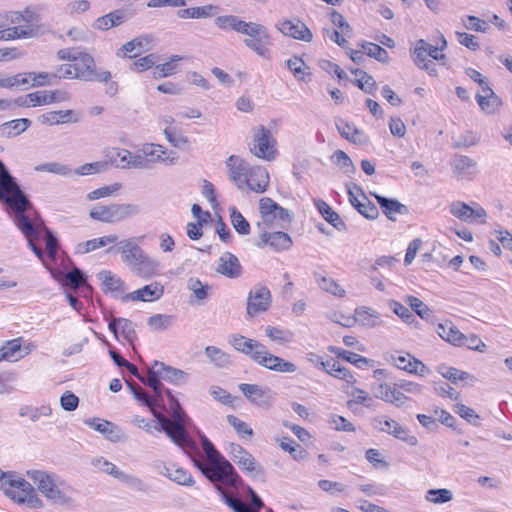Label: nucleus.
Returning <instances> with one entry per match:
<instances>
[{"label":"nucleus","instance_id":"11","mask_svg":"<svg viewBox=\"0 0 512 512\" xmlns=\"http://www.w3.org/2000/svg\"><path fill=\"white\" fill-rule=\"evenodd\" d=\"M156 163L173 164L174 158L169 160L162 145L146 143L134 153L132 167L133 169H149Z\"/></svg>","mask_w":512,"mask_h":512},{"label":"nucleus","instance_id":"57","mask_svg":"<svg viewBox=\"0 0 512 512\" xmlns=\"http://www.w3.org/2000/svg\"><path fill=\"white\" fill-rule=\"evenodd\" d=\"M22 338H16L13 340L7 341L2 347V351L5 354V361H17L20 358H23L24 355L17 356V353L21 352L22 346Z\"/></svg>","mask_w":512,"mask_h":512},{"label":"nucleus","instance_id":"15","mask_svg":"<svg viewBox=\"0 0 512 512\" xmlns=\"http://www.w3.org/2000/svg\"><path fill=\"white\" fill-rule=\"evenodd\" d=\"M373 425L376 429L393 435L395 438L400 439L410 446H416L418 439L414 435L409 434V429L400 425L393 419H386L384 417H375Z\"/></svg>","mask_w":512,"mask_h":512},{"label":"nucleus","instance_id":"32","mask_svg":"<svg viewBox=\"0 0 512 512\" xmlns=\"http://www.w3.org/2000/svg\"><path fill=\"white\" fill-rule=\"evenodd\" d=\"M204 354L210 364L218 369L228 368L232 364L231 356L216 346H206Z\"/></svg>","mask_w":512,"mask_h":512},{"label":"nucleus","instance_id":"63","mask_svg":"<svg viewBox=\"0 0 512 512\" xmlns=\"http://www.w3.org/2000/svg\"><path fill=\"white\" fill-rule=\"evenodd\" d=\"M426 500L434 504H443L453 499V493L449 489H430L426 493Z\"/></svg>","mask_w":512,"mask_h":512},{"label":"nucleus","instance_id":"16","mask_svg":"<svg viewBox=\"0 0 512 512\" xmlns=\"http://www.w3.org/2000/svg\"><path fill=\"white\" fill-rule=\"evenodd\" d=\"M275 27L286 37L304 42H311L313 39V34L310 29L298 18L278 21Z\"/></svg>","mask_w":512,"mask_h":512},{"label":"nucleus","instance_id":"19","mask_svg":"<svg viewBox=\"0 0 512 512\" xmlns=\"http://www.w3.org/2000/svg\"><path fill=\"white\" fill-rule=\"evenodd\" d=\"M238 388L251 403L257 406H269L274 400V394L268 387L241 383Z\"/></svg>","mask_w":512,"mask_h":512},{"label":"nucleus","instance_id":"59","mask_svg":"<svg viewBox=\"0 0 512 512\" xmlns=\"http://www.w3.org/2000/svg\"><path fill=\"white\" fill-rule=\"evenodd\" d=\"M35 170L38 172H48L63 176H72V169L65 164L59 162H49L37 165Z\"/></svg>","mask_w":512,"mask_h":512},{"label":"nucleus","instance_id":"7","mask_svg":"<svg viewBox=\"0 0 512 512\" xmlns=\"http://www.w3.org/2000/svg\"><path fill=\"white\" fill-rule=\"evenodd\" d=\"M169 413L171 418L166 417L157 409L154 411L153 415L159 424V427L156 426L155 429L164 431L165 434L178 446L193 447L194 444L186 429L187 425L191 421L189 416L185 413L182 407Z\"/></svg>","mask_w":512,"mask_h":512},{"label":"nucleus","instance_id":"54","mask_svg":"<svg viewBox=\"0 0 512 512\" xmlns=\"http://www.w3.org/2000/svg\"><path fill=\"white\" fill-rule=\"evenodd\" d=\"M362 49L364 52L371 58L376 59L379 62L386 63L389 60V54L388 52L379 46L378 44L364 41L361 44Z\"/></svg>","mask_w":512,"mask_h":512},{"label":"nucleus","instance_id":"28","mask_svg":"<svg viewBox=\"0 0 512 512\" xmlns=\"http://www.w3.org/2000/svg\"><path fill=\"white\" fill-rule=\"evenodd\" d=\"M228 343L237 351L250 356L253 360V355L256 351H258V346H261L262 343L248 339L239 334H232L228 338Z\"/></svg>","mask_w":512,"mask_h":512},{"label":"nucleus","instance_id":"9","mask_svg":"<svg viewBox=\"0 0 512 512\" xmlns=\"http://www.w3.org/2000/svg\"><path fill=\"white\" fill-rule=\"evenodd\" d=\"M248 146L252 155L264 161H274L278 156L277 140L272 131L264 125L252 129Z\"/></svg>","mask_w":512,"mask_h":512},{"label":"nucleus","instance_id":"33","mask_svg":"<svg viewBox=\"0 0 512 512\" xmlns=\"http://www.w3.org/2000/svg\"><path fill=\"white\" fill-rule=\"evenodd\" d=\"M438 335L445 341L455 345L462 346L464 334L450 321L440 323L437 326Z\"/></svg>","mask_w":512,"mask_h":512},{"label":"nucleus","instance_id":"34","mask_svg":"<svg viewBox=\"0 0 512 512\" xmlns=\"http://www.w3.org/2000/svg\"><path fill=\"white\" fill-rule=\"evenodd\" d=\"M187 288L192 292L190 303L202 304L208 297L211 287L202 283L198 278L191 277L187 280Z\"/></svg>","mask_w":512,"mask_h":512},{"label":"nucleus","instance_id":"35","mask_svg":"<svg viewBox=\"0 0 512 512\" xmlns=\"http://www.w3.org/2000/svg\"><path fill=\"white\" fill-rule=\"evenodd\" d=\"M322 369H324L328 374L332 375L335 378L345 380L347 382H355L353 375L350 371L342 366L338 361L334 359H330L327 361L319 362Z\"/></svg>","mask_w":512,"mask_h":512},{"label":"nucleus","instance_id":"6","mask_svg":"<svg viewBox=\"0 0 512 512\" xmlns=\"http://www.w3.org/2000/svg\"><path fill=\"white\" fill-rule=\"evenodd\" d=\"M117 251L122 254L123 261L137 276L150 278L157 274L160 267L159 261L148 256L134 240L119 242Z\"/></svg>","mask_w":512,"mask_h":512},{"label":"nucleus","instance_id":"58","mask_svg":"<svg viewBox=\"0 0 512 512\" xmlns=\"http://www.w3.org/2000/svg\"><path fill=\"white\" fill-rule=\"evenodd\" d=\"M356 322H360L364 326L373 327L376 325V319L379 318V315L376 311L371 310L367 307H360L355 310Z\"/></svg>","mask_w":512,"mask_h":512},{"label":"nucleus","instance_id":"24","mask_svg":"<svg viewBox=\"0 0 512 512\" xmlns=\"http://www.w3.org/2000/svg\"><path fill=\"white\" fill-rule=\"evenodd\" d=\"M216 272L227 278L235 279L241 276L242 266L234 254L225 252L219 258Z\"/></svg>","mask_w":512,"mask_h":512},{"label":"nucleus","instance_id":"51","mask_svg":"<svg viewBox=\"0 0 512 512\" xmlns=\"http://www.w3.org/2000/svg\"><path fill=\"white\" fill-rule=\"evenodd\" d=\"M34 36L33 29H25L22 27L2 28L0 32V40L27 39Z\"/></svg>","mask_w":512,"mask_h":512},{"label":"nucleus","instance_id":"55","mask_svg":"<svg viewBox=\"0 0 512 512\" xmlns=\"http://www.w3.org/2000/svg\"><path fill=\"white\" fill-rule=\"evenodd\" d=\"M229 212L233 228L241 235L249 234L250 225L243 215L234 206L229 208Z\"/></svg>","mask_w":512,"mask_h":512},{"label":"nucleus","instance_id":"64","mask_svg":"<svg viewBox=\"0 0 512 512\" xmlns=\"http://www.w3.org/2000/svg\"><path fill=\"white\" fill-rule=\"evenodd\" d=\"M164 135L167 141L174 147L181 148L189 143V140L175 127H166Z\"/></svg>","mask_w":512,"mask_h":512},{"label":"nucleus","instance_id":"30","mask_svg":"<svg viewBox=\"0 0 512 512\" xmlns=\"http://www.w3.org/2000/svg\"><path fill=\"white\" fill-rule=\"evenodd\" d=\"M156 366L159 367L160 371H158V374H160L161 379L175 385L186 383L189 379L188 373L181 369L168 366L159 361H156Z\"/></svg>","mask_w":512,"mask_h":512},{"label":"nucleus","instance_id":"42","mask_svg":"<svg viewBox=\"0 0 512 512\" xmlns=\"http://www.w3.org/2000/svg\"><path fill=\"white\" fill-rule=\"evenodd\" d=\"M159 367L156 366V361L152 365V367L148 370V374L144 377V384L151 387L154 391V396L163 404V395H162V383L160 381L161 376L158 374Z\"/></svg>","mask_w":512,"mask_h":512},{"label":"nucleus","instance_id":"36","mask_svg":"<svg viewBox=\"0 0 512 512\" xmlns=\"http://www.w3.org/2000/svg\"><path fill=\"white\" fill-rule=\"evenodd\" d=\"M127 384L130 387L134 397L149 407L152 414H154V411H156L157 408L165 409L164 404H162L155 396H149L147 392L136 383L127 382Z\"/></svg>","mask_w":512,"mask_h":512},{"label":"nucleus","instance_id":"29","mask_svg":"<svg viewBox=\"0 0 512 512\" xmlns=\"http://www.w3.org/2000/svg\"><path fill=\"white\" fill-rule=\"evenodd\" d=\"M247 23V21L242 20L240 17L231 14L217 16L214 20V24L218 29L239 34H242Z\"/></svg>","mask_w":512,"mask_h":512},{"label":"nucleus","instance_id":"22","mask_svg":"<svg viewBox=\"0 0 512 512\" xmlns=\"http://www.w3.org/2000/svg\"><path fill=\"white\" fill-rule=\"evenodd\" d=\"M84 423L104 435L111 442H119L124 436L122 429L118 425L107 420L90 418L86 419Z\"/></svg>","mask_w":512,"mask_h":512},{"label":"nucleus","instance_id":"56","mask_svg":"<svg viewBox=\"0 0 512 512\" xmlns=\"http://www.w3.org/2000/svg\"><path fill=\"white\" fill-rule=\"evenodd\" d=\"M265 334L271 341L279 344L290 343L293 340V333L291 331L274 326H267L265 328Z\"/></svg>","mask_w":512,"mask_h":512},{"label":"nucleus","instance_id":"23","mask_svg":"<svg viewBox=\"0 0 512 512\" xmlns=\"http://www.w3.org/2000/svg\"><path fill=\"white\" fill-rule=\"evenodd\" d=\"M104 156L105 160L103 162H107V167L113 165L121 169H133L132 162L134 153H131L127 149L116 147L107 148L104 152Z\"/></svg>","mask_w":512,"mask_h":512},{"label":"nucleus","instance_id":"17","mask_svg":"<svg viewBox=\"0 0 512 512\" xmlns=\"http://www.w3.org/2000/svg\"><path fill=\"white\" fill-rule=\"evenodd\" d=\"M449 211L454 217L464 222L483 223L486 217V211L478 204L470 206L460 201L452 202Z\"/></svg>","mask_w":512,"mask_h":512},{"label":"nucleus","instance_id":"60","mask_svg":"<svg viewBox=\"0 0 512 512\" xmlns=\"http://www.w3.org/2000/svg\"><path fill=\"white\" fill-rule=\"evenodd\" d=\"M389 308L397 315L399 316L405 323L407 324H413L414 322L418 323L416 321V318L413 314V312L401 304L400 302L396 300H390L388 303Z\"/></svg>","mask_w":512,"mask_h":512},{"label":"nucleus","instance_id":"41","mask_svg":"<svg viewBox=\"0 0 512 512\" xmlns=\"http://www.w3.org/2000/svg\"><path fill=\"white\" fill-rule=\"evenodd\" d=\"M438 372L453 384H458L460 381H471L472 383L476 381L473 375L454 367L441 365L438 367Z\"/></svg>","mask_w":512,"mask_h":512},{"label":"nucleus","instance_id":"13","mask_svg":"<svg viewBox=\"0 0 512 512\" xmlns=\"http://www.w3.org/2000/svg\"><path fill=\"white\" fill-rule=\"evenodd\" d=\"M272 303L271 292L267 286L257 283L248 293L246 315L249 318L266 312Z\"/></svg>","mask_w":512,"mask_h":512},{"label":"nucleus","instance_id":"8","mask_svg":"<svg viewBox=\"0 0 512 512\" xmlns=\"http://www.w3.org/2000/svg\"><path fill=\"white\" fill-rule=\"evenodd\" d=\"M242 35L246 38L243 44L257 56L269 60L271 58L272 37L264 25L257 22H248Z\"/></svg>","mask_w":512,"mask_h":512},{"label":"nucleus","instance_id":"18","mask_svg":"<svg viewBox=\"0 0 512 512\" xmlns=\"http://www.w3.org/2000/svg\"><path fill=\"white\" fill-rule=\"evenodd\" d=\"M389 361L398 369L419 376H425L430 371L424 363L412 357L409 353L401 354L400 352H393L389 356Z\"/></svg>","mask_w":512,"mask_h":512},{"label":"nucleus","instance_id":"53","mask_svg":"<svg viewBox=\"0 0 512 512\" xmlns=\"http://www.w3.org/2000/svg\"><path fill=\"white\" fill-rule=\"evenodd\" d=\"M73 115L72 110H59V111H51L42 116L43 123H47L49 125H56L60 123H68L71 122V116ZM77 119H74L73 122H76Z\"/></svg>","mask_w":512,"mask_h":512},{"label":"nucleus","instance_id":"27","mask_svg":"<svg viewBox=\"0 0 512 512\" xmlns=\"http://www.w3.org/2000/svg\"><path fill=\"white\" fill-rule=\"evenodd\" d=\"M382 208L385 215L392 221L396 220V215L408 213V208L396 199L386 198L380 194H371Z\"/></svg>","mask_w":512,"mask_h":512},{"label":"nucleus","instance_id":"12","mask_svg":"<svg viewBox=\"0 0 512 512\" xmlns=\"http://www.w3.org/2000/svg\"><path fill=\"white\" fill-rule=\"evenodd\" d=\"M77 69L78 79L84 81H97V82H108L111 79V73L107 70L98 71L94 58L86 53H77V58L74 63Z\"/></svg>","mask_w":512,"mask_h":512},{"label":"nucleus","instance_id":"14","mask_svg":"<svg viewBox=\"0 0 512 512\" xmlns=\"http://www.w3.org/2000/svg\"><path fill=\"white\" fill-rule=\"evenodd\" d=\"M253 361L266 369L280 373H294L297 370L294 363L271 354L263 344L258 346V351L253 355Z\"/></svg>","mask_w":512,"mask_h":512},{"label":"nucleus","instance_id":"47","mask_svg":"<svg viewBox=\"0 0 512 512\" xmlns=\"http://www.w3.org/2000/svg\"><path fill=\"white\" fill-rule=\"evenodd\" d=\"M475 99L481 110L488 114L496 113L502 105L501 99L495 93L488 96H480V94H477Z\"/></svg>","mask_w":512,"mask_h":512},{"label":"nucleus","instance_id":"2","mask_svg":"<svg viewBox=\"0 0 512 512\" xmlns=\"http://www.w3.org/2000/svg\"><path fill=\"white\" fill-rule=\"evenodd\" d=\"M228 178L239 189L265 192L269 184V173L263 166H251L240 156L231 155L225 162Z\"/></svg>","mask_w":512,"mask_h":512},{"label":"nucleus","instance_id":"21","mask_svg":"<svg viewBox=\"0 0 512 512\" xmlns=\"http://www.w3.org/2000/svg\"><path fill=\"white\" fill-rule=\"evenodd\" d=\"M164 294V286L159 282H153L142 288L126 294L122 297V300L128 301H142V302H153L162 297Z\"/></svg>","mask_w":512,"mask_h":512},{"label":"nucleus","instance_id":"31","mask_svg":"<svg viewBox=\"0 0 512 512\" xmlns=\"http://www.w3.org/2000/svg\"><path fill=\"white\" fill-rule=\"evenodd\" d=\"M261 241L263 244H268L275 250H287L292 245L290 235L282 231L263 233L261 235Z\"/></svg>","mask_w":512,"mask_h":512},{"label":"nucleus","instance_id":"48","mask_svg":"<svg viewBox=\"0 0 512 512\" xmlns=\"http://www.w3.org/2000/svg\"><path fill=\"white\" fill-rule=\"evenodd\" d=\"M21 417L28 416L32 422L38 421L41 417H49L52 415V408L49 405H41L39 407L22 406L19 410Z\"/></svg>","mask_w":512,"mask_h":512},{"label":"nucleus","instance_id":"1","mask_svg":"<svg viewBox=\"0 0 512 512\" xmlns=\"http://www.w3.org/2000/svg\"><path fill=\"white\" fill-rule=\"evenodd\" d=\"M0 202L14 214V224L27 239L34 254L42 259L43 251L34 241L40 239V228H45V225L26 194H0Z\"/></svg>","mask_w":512,"mask_h":512},{"label":"nucleus","instance_id":"62","mask_svg":"<svg viewBox=\"0 0 512 512\" xmlns=\"http://www.w3.org/2000/svg\"><path fill=\"white\" fill-rule=\"evenodd\" d=\"M480 141V137L472 132L466 131L464 133L459 134L456 137H453V147L454 148H468L476 145Z\"/></svg>","mask_w":512,"mask_h":512},{"label":"nucleus","instance_id":"4","mask_svg":"<svg viewBox=\"0 0 512 512\" xmlns=\"http://www.w3.org/2000/svg\"><path fill=\"white\" fill-rule=\"evenodd\" d=\"M26 476L32 481L35 493L39 492L48 502L62 506L72 503L66 482L56 473L31 469L26 471Z\"/></svg>","mask_w":512,"mask_h":512},{"label":"nucleus","instance_id":"61","mask_svg":"<svg viewBox=\"0 0 512 512\" xmlns=\"http://www.w3.org/2000/svg\"><path fill=\"white\" fill-rule=\"evenodd\" d=\"M107 170V162L103 161H96L92 163H86L79 168L72 170V176L73 175H92V174H98L102 173Z\"/></svg>","mask_w":512,"mask_h":512},{"label":"nucleus","instance_id":"50","mask_svg":"<svg viewBox=\"0 0 512 512\" xmlns=\"http://www.w3.org/2000/svg\"><path fill=\"white\" fill-rule=\"evenodd\" d=\"M215 484L216 489L220 492L223 501L232 508L235 512H246V508L248 507L243 501L239 498L235 497L231 493L227 492L222 488L224 485L222 482H213Z\"/></svg>","mask_w":512,"mask_h":512},{"label":"nucleus","instance_id":"3","mask_svg":"<svg viewBox=\"0 0 512 512\" xmlns=\"http://www.w3.org/2000/svg\"><path fill=\"white\" fill-rule=\"evenodd\" d=\"M201 444L208 463L194 460L196 467L211 482H222L225 486L237 487L240 478L231 463L226 460L214 447L212 442L204 435Z\"/></svg>","mask_w":512,"mask_h":512},{"label":"nucleus","instance_id":"40","mask_svg":"<svg viewBox=\"0 0 512 512\" xmlns=\"http://www.w3.org/2000/svg\"><path fill=\"white\" fill-rule=\"evenodd\" d=\"M97 276L104 287V291L112 293L124 291V281L112 272L103 270L99 272Z\"/></svg>","mask_w":512,"mask_h":512},{"label":"nucleus","instance_id":"26","mask_svg":"<svg viewBox=\"0 0 512 512\" xmlns=\"http://www.w3.org/2000/svg\"><path fill=\"white\" fill-rule=\"evenodd\" d=\"M149 44V36L136 37L123 44L117 51L116 56L120 58H135L145 51Z\"/></svg>","mask_w":512,"mask_h":512},{"label":"nucleus","instance_id":"43","mask_svg":"<svg viewBox=\"0 0 512 512\" xmlns=\"http://www.w3.org/2000/svg\"><path fill=\"white\" fill-rule=\"evenodd\" d=\"M351 73L355 76H359L358 79L355 80V84L365 93L374 95L377 89L376 82L374 78L368 74L367 72L361 69H350Z\"/></svg>","mask_w":512,"mask_h":512},{"label":"nucleus","instance_id":"45","mask_svg":"<svg viewBox=\"0 0 512 512\" xmlns=\"http://www.w3.org/2000/svg\"><path fill=\"white\" fill-rule=\"evenodd\" d=\"M118 240L117 235H107L100 238L85 241L78 245V250L82 253H88L94 251L100 247H104L108 244H114Z\"/></svg>","mask_w":512,"mask_h":512},{"label":"nucleus","instance_id":"46","mask_svg":"<svg viewBox=\"0 0 512 512\" xmlns=\"http://www.w3.org/2000/svg\"><path fill=\"white\" fill-rule=\"evenodd\" d=\"M0 192H23L16 179L9 173L0 160Z\"/></svg>","mask_w":512,"mask_h":512},{"label":"nucleus","instance_id":"39","mask_svg":"<svg viewBox=\"0 0 512 512\" xmlns=\"http://www.w3.org/2000/svg\"><path fill=\"white\" fill-rule=\"evenodd\" d=\"M451 166L454 173L459 176H464L475 172L477 162L468 156L455 155L451 161Z\"/></svg>","mask_w":512,"mask_h":512},{"label":"nucleus","instance_id":"37","mask_svg":"<svg viewBox=\"0 0 512 512\" xmlns=\"http://www.w3.org/2000/svg\"><path fill=\"white\" fill-rule=\"evenodd\" d=\"M218 8L212 4H208L201 7H191L181 9L177 12V16L182 19L192 18H208L214 16L217 13Z\"/></svg>","mask_w":512,"mask_h":512},{"label":"nucleus","instance_id":"5","mask_svg":"<svg viewBox=\"0 0 512 512\" xmlns=\"http://www.w3.org/2000/svg\"><path fill=\"white\" fill-rule=\"evenodd\" d=\"M0 489L18 504H26L33 509L44 507L43 501L35 493L31 483L17 476L15 472H3L0 469Z\"/></svg>","mask_w":512,"mask_h":512},{"label":"nucleus","instance_id":"38","mask_svg":"<svg viewBox=\"0 0 512 512\" xmlns=\"http://www.w3.org/2000/svg\"><path fill=\"white\" fill-rule=\"evenodd\" d=\"M315 205L317 206L323 218L328 223H330L334 228H336L339 231H343L346 229V225L341 220L339 214L335 212L326 202L322 200H315Z\"/></svg>","mask_w":512,"mask_h":512},{"label":"nucleus","instance_id":"49","mask_svg":"<svg viewBox=\"0 0 512 512\" xmlns=\"http://www.w3.org/2000/svg\"><path fill=\"white\" fill-rule=\"evenodd\" d=\"M30 123V120L26 118L6 122L1 126V133L8 137L16 136L24 132L29 127Z\"/></svg>","mask_w":512,"mask_h":512},{"label":"nucleus","instance_id":"44","mask_svg":"<svg viewBox=\"0 0 512 512\" xmlns=\"http://www.w3.org/2000/svg\"><path fill=\"white\" fill-rule=\"evenodd\" d=\"M406 303L410 306L412 312H415L421 319L432 321L434 318L433 311L419 298L415 296H407Z\"/></svg>","mask_w":512,"mask_h":512},{"label":"nucleus","instance_id":"25","mask_svg":"<svg viewBox=\"0 0 512 512\" xmlns=\"http://www.w3.org/2000/svg\"><path fill=\"white\" fill-rule=\"evenodd\" d=\"M349 201L367 219L374 220L379 215L377 206L367 198V194H348Z\"/></svg>","mask_w":512,"mask_h":512},{"label":"nucleus","instance_id":"10","mask_svg":"<svg viewBox=\"0 0 512 512\" xmlns=\"http://www.w3.org/2000/svg\"><path fill=\"white\" fill-rule=\"evenodd\" d=\"M141 207V204L136 203L96 204L91 208L89 215L94 220L113 223L137 215L140 213Z\"/></svg>","mask_w":512,"mask_h":512},{"label":"nucleus","instance_id":"20","mask_svg":"<svg viewBox=\"0 0 512 512\" xmlns=\"http://www.w3.org/2000/svg\"><path fill=\"white\" fill-rule=\"evenodd\" d=\"M229 454L232 460L242 469L255 474H263V467L256 462L252 454L239 444L231 443Z\"/></svg>","mask_w":512,"mask_h":512},{"label":"nucleus","instance_id":"52","mask_svg":"<svg viewBox=\"0 0 512 512\" xmlns=\"http://www.w3.org/2000/svg\"><path fill=\"white\" fill-rule=\"evenodd\" d=\"M315 278L317 280L319 287L323 291L331 293L332 295L338 297L345 296L346 291L343 288H341L340 285L334 279L325 276H319L318 274H315Z\"/></svg>","mask_w":512,"mask_h":512}]
</instances>
